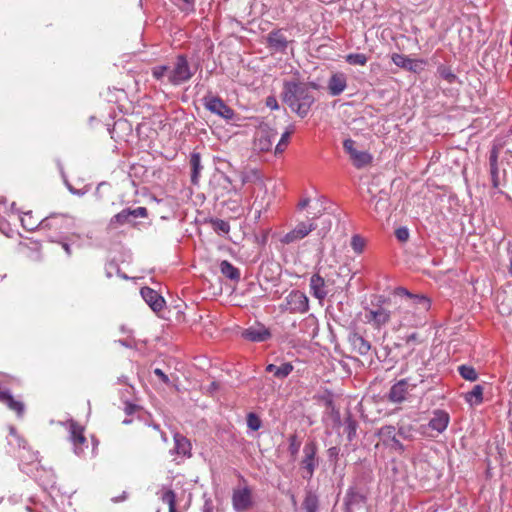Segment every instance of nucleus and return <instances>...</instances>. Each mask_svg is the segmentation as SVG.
<instances>
[{
	"instance_id": "33",
	"label": "nucleus",
	"mask_w": 512,
	"mask_h": 512,
	"mask_svg": "<svg viewBox=\"0 0 512 512\" xmlns=\"http://www.w3.org/2000/svg\"><path fill=\"white\" fill-rule=\"evenodd\" d=\"M213 179L216 181V187L222 186L227 193L234 192L237 193L238 189L232 183V180L223 172H219L213 176Z\"/></svg>"
},
{
	"instance_id": "6",
	"label": "nucleus",
	"mask_w": 512,
	"mask_h": 512,
	"mask_svg": "<svg viewBox=\"0 0 512 512\" xmlns=\"http://www.w3.org/2000/svg\"><path fill=\"white\" fill-rule=\"evenodd\" d=\"M423 381V374H419L418 379L413 377L401 379L392 385L388 392L387 399L392 403H402L406 400L409 391L417 387Z\"/></svg>"
},
{
	"instance_id": "4",
	"label": "nucleus",
	"mask_w": 512,
	"mask_h": 512,
	"mask_svg": "<svg viewBox=\"0 0 512 512\" xmlns=\"http://www.w3.org/2000/svg\"><path fill=\"white\" fill-rule=\"evenodd\" d=\"M196 68L191 67L185 55H178L169 70V84L178 86L189 81L195 74Z\"/></svg>"
},
{
	"instance_id": "36",
	"label": "nucleus",
	"mask_w": 512,
	"mask_h": 512,
	"mask_svg": "<svg viewBox=\"0 0 512 512\" xmlns=\"http://www.w3.org/2000/svg\"><path fill=\"white\" fill-rule=\"evenodd\" d=\"M344 431L347 434L348 441H352L356 437V431L358 428L357 421L352 417L351 414H348V416L344 420Z\"/></svg>"
},
{
	"instance_id": "8",
	"label": "nucleus",
	"mask_w": 512,
	"mask_h": 512,
	"mask_svg": "<svg viewBox=\"0 0 512 512\" xmlns=\"http://www.w3.org/2000/svg\"><path fill=\"white\" fill-rule=\"evenodd\" d=\"M148 216V210L145 207H137L134 209L126 208L114 215L109 221V227L116 229L119 226L126 224L135 225L136 219L146 218Z\"/></svg>"
},
{
	"instance_id": "21",
	"label": "nucleus",
	"mask_w": 512,
	"mask_h": 512,
	"mask_svg": "<svg viewBox=\"0 0 512 512\" xmlns=\"http://www.w3.org/2000/svg\"><path fill=\"white\" fill-rule=\"evenodd\" d=\"M140 294L154 312H159L163 309L165 304L164 298L152 288L142 287Z\"/></svg>"
},
{
	"instance_id": "24",
	"label": "nucleus",
	"mask_w": 512,
	"mask_h": 512,
	"mask_svg": "<svg viewBox=\"0 0 512 512\" xmlns=\"http://www.w3.org/2000/svg\"><path fill=\"white\" fill-rule=\"evenodd\" d=\"M347 88V77L344 73H333L328 80L327 89L331 96H338Z\"/></svg>"
},
{
	"instance_id": "22",
	"label": "nucleus",
	"mask_w": 512,
	"mask_h": 512,
	"mask_svg": "<svg viewBox=\"0 0 512 512\" xmlns=\"http://www.w3.org/2000/svg\"><path fill=\"white\" fill-rule=\"evenodd\" d=\"M69 433L70 440L74 445V451L76 454H81L83 452L82 446L86 443V438L84 436V428L75 421H70L69 423Z\"/></svg>"
},
{
	"instance_id": "31",
	"label": "nucleus",
	"mask_w": 512,
	"mask_h": 512,
	"mask_svg": "<svg viewBox=\"0 0 512 512\" xmlns=\"http://www.w3.org/2000/svg\"><path fill=\"white\" fill-rule=\"evenodd\" d=\"M266 371L278 379H284L293 371V365L289 362L282 363L280 366L269 364L266 366Z\"/></svg>"
},
{
	"instance_id": "59",
	"label": "nucleus",
	"mask_w": 512,
	"mask_h": 512,
	"mask_svg": "<svg viewBox=\"0 0 512 512\" xmlns=\"http://www.w3.org/2000/svg\"><path fill=\"white\" fill-rule=\"evenodd\" d=\"M231 204V207H229L232 211L237 212L240 208L239 201L234 200L227 203V205Z\"/></svg>"
},
{
	"instance_id": "26",
	"label": "nucleus",
	"mask_w": 512,
	"mask_h": 512,
	"mask_svg": "<svg viewBox=\"0 0 512 512\" xmlns=\"http://www.w3.org/2000/svg\"><path fill=\"white\" fill-rule=\"evenodd\" d=\"M141 438L145 443L156 442L159 439L165 443L168 441L166 434L160 430V427L157 424L146 425L141 432Z\"/></svg>"
},
{
	"instance_id": "19",
	"label": "nucleus",
	"mask_w": 512,
	"mask_h": 512,
	"mask_svg": "<svg viewBox=\"0 0 512 512\" xmlns=\"http://www.w3.org/2000/svg\"><path fill=\"white\" fill-rule=\"evenodd\" d=\"M277 132L267 126H261L255 139V147L261 152L270 151Z\"/></svg>"
},
{
	"instance_id": "46",
	"label": "nucleus",
	"mask_w": 512,
	"mask_h": 512,
	"mask_svg": "<svg viewBox=\"0 0 512 512\" xmlns=\"http://www.w3.org/2000/svg\"><path fill=\"white\" fill-rule=\"evenodd\" d=\"M194 2L195 0H176V5L182 12L189 14L195 10Z\"/></svg>"
},
{
	"instance_id": "60",
	"label": "nucleus",
	"mask_w": 512,
	"mask_h": 512,
	"mask_svg": "<svg viewBox=\"0 0 512 512\" xmlns=\"http://www.w3.org/2000/svg\"><path fill=\"white\" fill-rule=\"evenodd\" d=\"M309 202H310V200L308 198L302 199L298 203V208L301 209V210L305 209L309 205Z\"/></svg>"
},
{
	"instance_id": "3",
	"label": "nucleus",
	"mask_w": 512,
	"mask_h": 512,
	"mask_svg": "<svg viewBox=\"0 0 512 512\" xmlns=\"http://www.w3.org/2000/svg\"><path fill=\"white\" fill-rule=\"evenodd\" d=\"M74 217L68 214L52 213L40 220V230L51 232V239L65 237L75 228Z\"/></svg>"
},
{
	"instance_id": "53",
	"label": "nucleus",
	"mask_w": 512,
	"mask_h": 512,
	"mask_svg": "<svg viewBox=\"0 0 512 512\" xmlns=\"http://www.w3.org/2000/svg\"><path fill=\"white\" fill-rule=\"evenodd\" d=\"M266 106L272 110L279 109L278 101L274 96H269L266 98Z\"/></svg>"
},
{
	"instance_id": "52",
	"label": "nucleus",
	"mask_w": 512,
	"mask_h": 512,
	"mask_svg": "<svg viewBox=\"0 0 512 512\" xmlns=\"http://www.w3.org/2000/svg\"><path fill=\"white\" fill-rule=\"evenodd\" d=\"M489 166L498 167V150L495 147L490 151Z\"/></svg>"
},
{
	"instance_id": "62",
	"label": "nucleus",
	"mask_w": 512,
	"mask_h": 512,
	"mask_svg": "<svg viewBox=\"0 0 512 512\" xmlns=\"http://www.w3.org/2000/svg\"><path fill=\"white\" fill-rule=\"evenodd\" d=\"M126 498H127V494H126V492H123V494H122V495H120L119 497H115V498H113V500H114L115 502H119V501H123V500H125Z\"/></svg>"
},
{
	"instance_id": "18",
	"label": "nucleus",
	"mask_w": 512,
	"mask_h": 512,
	"mask_svg": "<svg viewBox=\"0 0 512 512\" xmlns=\"http://www.w3.org/2000/svg\"><path fill=\"white\" fill-rule=\"evenodd\" d=\"M392 62L407 71L418 73L423 70L426 61L419 59H411L406 55L393 53L391 56Z\"/></svg>"
},
{
	"instance_id": "17",
	"label": "nucleus",
	"mask_w": 512,
	"mask_h": 512,
	"mask_svg": "<svg viewBox=\"0 0 512 512\" xmlns=\"http://www.w3.org/2000/svg\"><path fill=\"white\" fill-rule=\"evenodd\" d=\"M347 341L352 353L366 356L371 350V344L355 329L349 331Z\"/></svg>"
},
{
	"instance_id": "47",
	"label": "nucleus",
	"mask_w": 512,
	"mask_h": 512,
	"mask_svg": "<svg viewBox=\"0 0 512 512\" xmlns=\"http://www.w3.org/2000/svg\"><path fill=\"white\" fill-rule=\"evenodd\" d=\"M52 242L59 243L62 248L64 249L66 255L70 257L72 255V249L70 241L71 239H66V237L56 238V239H50Z\"/></svg>"
},
{
	"instance_id": "9",
	"label": "nucleus",
	"mask_w": 512,
	"mask_h": 512,
	"mask_svg": "<svg viewBox=\"0 0 512 512\" xmlns=\"http://www.w3.org/2000/svg\"><path fill=\"white\" fill-rule=\"evenodd\" d=\"M203 106L211 113L230 121L235 117L234 110L229 107L220 97L208 93L202 98Z\"/></svg>"
},
{
	"instance_id": "42",
	"label": "nucleus",
	"mask_w": 512,
	"mask_h": 512,
	"mask_svg": "<svg viewBox=\"0 0 512 512\" xmlns=\"http://www.w3.org/2000/svg\"><path fill=\"white\" fill-rule=\"evenodd\" d=\"M438 73L440 77L446 80L449 84L455 83L458 80V77L446 66H440L438 68Z\"/></svg>"
},
{
	"instance_id": "40",
	"label": "nucleus",
	"mask_w": 512,
	"mask_h": 512,
	"mask_svg": "<svg viewBox=\"0 0 512 512\" xmlns=\"http://www.w3.org/2000/svg\"><path fill=\"white\" fill-rule=\"evenodd\" d=\"M346 62L350 65H361L364 66L367 61L368 57L363 53H351L346 56Z\"/></svg>"
},
{
	"instance_id": "63",
	"label": "nucleus",
	"mask_w": 512,
	"mask_h": 512,
	"mask_svg": "<svg viewBox=\"0 0 512 512\" xmlns=\"http://www.w3.org/2000/svg\"><path fill=\"white\" fill-rule=\"evenodd\" d=\"M10 433L13 437H15L17 439L18 442H20V439H19L18 435L16 434V430L14 427H10ZM18 445L20 446V443H18Z\"/></svg>"
},
{
	"instance_id": "14",
	"label": "nucleus",
	"mask_w": 512,
	"mask_h": 512,
	"mask_svg": "<svg viewBox=\"0 0 512 512\" xmlns=\"http://www.w3.org/2000/svg\"><path fill=\"white\" fill-rule=\"evenodd\" d=\"M309 287L312 296L320 302L332 291V289H329V278H324L319 273H315L311 276Z\"/></svg>"
},
{
	"instance_id": "5",
	"label": "nucleus",
	"mask_w": 512,
	"mask_h": 512,
	"mask_svg": "<svg viewBox=\"0 0 512 512\" xmlns=\"http://www.w3.org/2000/svg\"><path fill=\"white\" fill-rule=\"evenodd\" d=\"M318 445L315 440H308L303 447V456L300 461V468L303 471L302 477L310 480L317 467L319 466V458L317 456Z\"/></svg>"
},
{
	"instance_id": "11",
	"label": "nucleus",
	"mask_w": 512,
	"mask_h": 512,
	"mask_svg": "<svg viewBox=\"0 0 512 512\" xmlns=\"http://www.w3.org/2000/svg\"><path fill=\"white\" fill-rule=\"evenodd\" d=\"M285 309L291 313H306L309 310V299L300 290H292L285 298Z\"/></svg>"
},
{
	"instance_id": "64",
	"label": "nucleus",
	"mask_w": 512,
	"mask_h": 512,
	"mask_svg": "<svg viewBox=\"0 0 512 512\" xmlns=\"http://www.w3.org/2000/svg\"><path fill=\"white\" fill-rule=\"evenodd\" d=\"M307 84L309 85V90H310V89H315V90H317V89H319V88H320V86H319L317 83H315V82H309V83H307Z\"/></svg>"
},
{
	"instance_id": "13",
	"label": "nucleus",
	"mask_w": 512,
	"mask_h": 512,
	"mask_svg": "<svg viewBox=\"0 0 512 512\" xmlns=\"http://www.w3.org/2000/svg\"><path fill=\"white\" fill-rule=\"evenodd\" d=\"M317 228V225L313 221L300 222L298 223L293 230L286 233L281 242L284 244H291L305 238L309 233Z\"/></svg>"
},
{
	"instance_id": "45",
	"label": "nucleus",
	"mask_w": 512,
	"mask_h": 512,
	"mask_svg": "<svg viewBox=\"0 0 512 512\" xmlns=\"http://www.w3.org/2000/svg\"><path fill=\"white\" fill-rule=\"evenodd\" d=\"M291 134H292V130L285 131L282 134L281 139L279 140L278 144L275 147V154H280L285 150Z\"/></svg>"
},
{
	"instance_id": "16",
	"label": "nucleus",
	"mask_w": 512,
	"mask_h": 512,
	"mask_svg": "<svg viewBox=\"0 0 512 512\" xmlns=\"http://www.w3.org/2000/svg\"><path fill=\"white\" fill-rule=\"evenodd\" d=\"M365 317L375 328L380 329L382 326L386 325L392 317H396V312L379 306L376 309L369 310Z\"/></svg>"
},
{
	"instance_id": "28",
	"label": "nucleus",
	"mask_w": 512,
	"mask_h": 512,
	"mask_svg": "<svg viewBox=\"0 0 512 512\" xmlns=\"http://www.w3.org/2000/svg\"><path fill=\"white\" fill-rule=\"evenodd\" d=\"M174 451L178 455L182 456H191V443L190 441L181 433L174 434Z\"/></svg>"
},
{
	"instance_id": "51",
	"label": "nucleus",
	"mask_w": 512,
	"mask_h": 512,
	"mask_svg": "<svg viewBox=\"0 0 512 512\" xmlns=\"http://www.w3.org/2000/svg\"><path fill=\"white\" fill-rule=\"evenodd\" d=\"M411 430L412 428L410 426H400L398 430H396L397 436L403 438V439H411Z\"/></svg>"
},
{
	"instance_id": "7",
	"label": "nucleus",
	"mask_w": 512,
	"mask_h": 512,
	"mask_svg": "<svg viewBox=\"0 0 512 512\" xmlns=\"http://www.w3.org/2000/svg\"><path fill=\"white\" fill-rule=\"evenodd\" d=\"M368 490L357 482H354L344 497L345 512H354L362 508L367 501Z\"/></svg>"
},
{
	"instance_id": "25",
	"label": "nucleus",
	"mask_w": 512,
	"mask_h": 512,
	"mask_svg": "<svg viewBox=\"0 0 512 512\" xmlns=\"http://www.w3.org/2000/svg\"><path fill=\"white\" fill-rule=\"evenodd\" d=\"M288 43L281 29L273 30L267 35L268 46L277 52H284L288 47Z\"/></svg>"
},
{
	"instance_id": "29",
	"label": "nucleus",
	"mask_w": 512,
	"mask_h": 512,
	"mask_svg": "<svg viewBox=\"0 0 512 512\" xmlns=\"http://www.w3.org/2000/svg\"><path fill=\"white\" fill-rule=\"evenodd\" d=\"M302 509L305 512H318L319 496L312 489H305V496L302 502Z\"/></svg>"
},
{
	"instance_id": "20",
	"label": "nucleus",
	"mask_w": 512,
	"mask_h": 512,
	"mask_svg": "<svg viewBox=\"0 0 512 512\" xmlns=\"http://www.w3.org/2000/svg\"><path fill=\"white\" fill-rule=\"evenodd\" d=\"M242 337L252 342H265L271 338V332L261 323H255L242 332Z\"/></svg>"
},
{
	"instance_id": "61",
	"label": "nucleus",
	"mask_w": 512,
	"mask_h": 512,
	"mask_svg": "<svg viewBox=\"0 0 512 512\" xmlns=\"http://www.w3.org/2000/svg\"><path fill=\"white\" fill-rule=\"evenodd\" d=\"M212 510H213V507H212L211 503L205 502L204 507H203V512H212Z\"/></svg>"
},
{
	"instance_id": "1",
	"label": "nucleus",
	"mask_w": 512,
	"mask_h": 512,
	"mask_svg": "<svg viewBox=\"0 0 512 512\" xmlns=\"http://www.w3.org/2000/svg\"><path fill=\"white\" fill-rule=\"evenodd\" d=\"M396 294L401 302L395 308L399 327H417L422 324L424 314L430 309V300L424 295H413L407 289L399 287Z\"/></svg>"
},
{
	"instance_id": "58",
	"label": "nucleus",
	"mask_w": 512,
	"mask_h": 512,
	"mask_svg": "<svg viewBox=\"0 0 512 512\" xmlns=\"http://www.w3.org/2000/svg\"><path fill=\"white\" fill-rule=\"evenodd\" d=\"M231 204V207H229L232 211L237 212L240 208L239 201L234 200L227 203V205Z\"/></svg>"
},
{
	"instance_id": "37",
	"label": "nucleus",
	"mask_w": 512,
	"mask_h": 512,
	"mask_svg": "<svg viewBox=\"0 0 512 512\" xmlns=\"http://www.w3.org/2000/svg\"><path fill=\"white\" fill-rule=\"evenodd\" d=\"M39 220L34 219L32 212H26L21 217V224L24 229L27 231H34L35 229H40Z\"/></svg>"
},
{
	"instance_id": "2",
	"label": "nucleus",
	"mask_w": 512,
	"mask_h": 512,
	"mask_svg": "<svg viewBox=\"0 0 512 512\" xmlns=\"http://www.w3.org/2000/svg\"><path fill=\"white\" fill-rule=\"evenodd\" d=\"M281 100L300 118H305L316 101L309 85L299 80L284 81Z\"/></svg>"
},
{
	"instance_id": "30",
	"label": "nucleus",
	"mask_w": 512,
	"mask_h": 512,
	"mask_svg": "<svg viewBox=\"0 0 512 512\" xmlns=\"http://www.w3.org/2000/svg\"><path fill=\"white\" fill-rule=\"evenodd\" d=\"M190 166H191V182L194 185H197L200 178V173L203 169L201 165V156L197 152H193L190 156Z\"/></svg>"
},
{
	"instance_id": "35",
	"label": "nucleus",
	"mask_w": 512,
	"mask_h": 512,
	"mask_svg": "<svg viewBox=\"0 0 512 512\" xmlns=\"http://www.w3.org/2000/svg\"><path fill=\"white\" fill-rule=\"evenodd\" d=\"M483 390L482 385H475L471 391L466 393V401L471 405H479L483 401Z\"/></svg>"
},
{
	"instance_id": "34",
	"label": "nucleus",
	"mask_w": 512,
	"mask_h": 512,
	"mask_svg": "<svg viewBox=\"0 0 512 512\" xmlns=\"http://www.w3.org/2000/svg\"><path fill=\"white\" fill-rule=\"evenodd\" d=\"M160 499L169 507V512H178L176 508V494L172 489L163 487L160 491Z\"/></svg>"
},
{
	"instance_id": "54",
	"label": "nucleus",
	"mask_w": 512,
	"mask_h": 512,
	"mask_svg": "<svg viewBox=\"0 0 512 512\" xmlns=\"http://www.w3.org/2000/svg\"><path fill=\"white\" fill-rule=\"evenodd\" d=\"M339 452H340V449L338 447H336V446L330 447L327 450V454H328L329 459L336 461L338 456H339Z\"/></svg>"
},
{
	"instance_id": "55",
	"label": "nucleus",
	"mask_w": 512,
	"mask_h": 512,
	"mask_svg": "<svg viewBox=\"0 0 512 512\" xmlns=\"http://www.w3.org/2000/svg\"><path fill=\"white\" fill-rule=\"evenodd\" d=\"M138 409H139V406L136 404H132L129 402L125 403L124 411H125L126 415H132Z\"/></svg>"
},
{
	"instance_id": "56",
	"label": "nucleus",
	"mask_w": 512,
	"mask_h": 512,
	"mask_svg": "<svg viewBox=\"0 0 512 512\" xmlns=\"http://www.w3.org/2000/svg\"><path fill=\"white\" fill-rule=\"evenodd\" d=\"M154 374L164 383H168L169 382V378L168 376L160 369V368H156L154 370Z\"/></svg>"
},
{
	"instance_id": "39",
	"label": "nucleus",
	"mask_w": 512,
	"mask_h": 512,
	"mask_svg": "<svg viewBox=\"0 0 512 512\" xmlns=\"http://www.w3.org/2000/svg\"><path fill=\"white\" fill-rule=\"evenodd\" d=\"M458 372L465 380L473 382L478 379V373L472 366L461 365L458 367Z\"/></svg>"
},
{
	"instance_id": "48",
	"label": "nucleus",
	"mask_w": 512,
	"mask_h": 512,
	"mask_svg": "<svg viewBox=\"0 0 512 512\" xmlns=\"http://www.w3.org/2000/svg\"><path fill=\"white\" fill-rule=\"evenodd\" d=\"M395 236L399 242H406L409 239V230L406 227H399L395 231Z\"/></svg>"
},
{
	"instance_id": "27",
	"label": "nucleus",
	"mask_w": 512,
	"mask_h": 512,
	"mask_svg": "<svg viewBox=\"0 0 512 512\" xmlns=\"http://www.w3.org/2000/svg\"><path fill=\"white\" fill-rule=\"evenodd\" d=\"M369 193H371L370 204L373 205L375 212L378 214L386 212L389 206L388 193L384 190L379 191L377 195L373 194L371 190Z\"/></svg>"
},
{
	"instance_id": "10",
	"label": "nucleus",
	"mask_w": 512,
	"mask_h": 512,
	"mask_svg": "<svg viewBox=\"0 0 512 512\" xmlns=\"http://www.w3.org/2000/svg\"><path fill=\"white\" fill-rule=\"evenodd\" d=\"M356 142L350 138L345 139L343 148L349 154L353 165L358 168H364L372 162V156L366 151H359L355 148Z\"/></svg>"
},
{
	"instance_id": "12",
	"label": "nucleus",
	"mask_w": 512,
	"mask_h": 512,
	"mask_svg": "<svg viewBox=\"0 0 512 512\" xmlns=\"http://www.w3.org/2000/svg\"><path fill=\"white\" fill-rule=\"evenodd\" d=\"M384 445L394 451L402 453L405 449L404 445L397 438L396 428L393 425L382 426L376 433Z\"/></svg>"
},
{
	"instance_id": "41",
	"label": "nucleus",
	"mask_w": 512,
	"mask_h": 512,
	"mask_svg": "<svg viewBox=\"0 0 512 512\" xmlns=\"http://www.w3.org/2000/svg\"><path fill=\"white\" fill-rule=\"evenodd\" d=\"M169 70H170V66H168V65H158V66L153 67L151 72H152L153 77L156 80L162 81V79L165 76H167V78L169 79Z\"/></svg>"
},
{
	"instance_id": "43",
	"label": "nucleus",
	"mask_w": 512,
	"mask_h": 512,
	"mask_svg": "<svg viewBox=\"0 0 512 512\" xmlns=\"http://www.w3.org/2000/svg\"><path fill=\"white\" fill-rule=\"evenodd\" d=\"M289 446L288 451L292 457H296L301 446V442L298 440V437L296 434H292L288 438Z\"/></svg>"
},
{
	"instance_id": "15",
	"label": "nucleus",
	"mask_w": 512,
	"mask_h": 512,
	"mask_svg": "<svg viewBox=\"0 0 512 512\" xmlns=\"http://www.w3.org/2000/svg\"><path fill=\"white\" fill-rule=\"evenodd\" d=\"M232 505L235 511L244 512L253 505L252 491L248 486L234 489L232 494Z\"/></svg>"
},
{
	"instance_id": "32",
	"label": "nucleus",
	"mask_w": 512,
	"mask_h": 512,
	"mask_svg": "<svg viewBox=\"0 0 512 512\" xmlns=\"http://www.w3.org/2000/svg\"><path fill=\"white\" fill-rule=\"evenodd\" d=\"M220 271L221 273L228 279L232 281L240 280V271L238 268L233 266L229 261L223 260L220 263Z\"/></svg>"
},
{
	"instance_id": "50",
	"label": "nucleus",
	"mask_w": 512,
	"mask_h": 512,
	"mask_svg": "<svg viewBox=\"0 0 512 512\" xmlns=\"http://www.w3.org/2000/svg\"><path fill=\"white\" fill-rule=\"evenodd\" d=\"M490 176H491L492 187L497 189L500 186L499 168L498 167H490Z\"/></svg>"
},
{
	"instance_id": "44",
	"label": "nucleus",
	"mask_w": 512,
	"mask_h": 512,
	"mask_svg": "<svg viewBox=\"0 0 512 512\" xmlns=\"http://www.w3.org/2000/svg\"><path fill=\"white\" fill-rule=\"evenodd\" d=\"M261 419L259 418V416L253 412H250L248 415H247V426L248 428H250L252 431H257L261 428Z\"/></svg>"
},
{
	"instance_id": "57",
	"label": "nucleus",
	"mask_w": 512,
	"mask_h": 512,
	"mask_svg": "<svg viewBox=\"0 0 512 512\" xmlns=\"http://www.w3.org/2000/svg\"><path fill=\"white\" fill-rule=\"evenodd\" d=\"M418 339V334L417 333H412L410 334L409 336H407L405 338V342L407 345H409L411 342H416Z\"/></svg>"
},
{
	"instance_id": "23",
	"label": "nucleus",
	"mask_w": 512,
	"mask_h": 512,
	"mask_svg": "<svg viewBox=\"0 0 512 512\" xmlns=\"http://www.w3.org/2000/svg\"><path fill=\"white\" fill-rule=\"evenodd\" d=\"M450 422L449 414L441 409H436L432 413V417L429 420L428 426L437 433H442L446 430Z\"/></svg>"
},
{
	"instance_id": "49",
	"label": "nucleus",
	"mask_w": 512,
	"mask_h": 512,
	"mask_svg": "<svg viewBox=\"0 0 512 512\" xmlns=\"http://www.w3.org/2000/svg\"><path fill=\"white\" fill-rule=\"evenodd\" d=\"M351 247L353 250L357 253H361L364 248V240L361 239L359 236H353L351 240Z\"/></svg>"
},
{
	"instance_id": "38",
	"label": "nucleus",
	"mask_w": 512,
	"mask_h": 512,
	"mask_svg": "<svg viewBox=\"0 0 512 512\" xmlns=\"http://www.w3.org/2000/svg\"><path fill=\"white\" fill-rule=\"evenodd\" d=\"M210 224L213 228V230L218 234H228L230 231V225L227 221L222 219H210Z\"/></svg>"
}]
</instances>
